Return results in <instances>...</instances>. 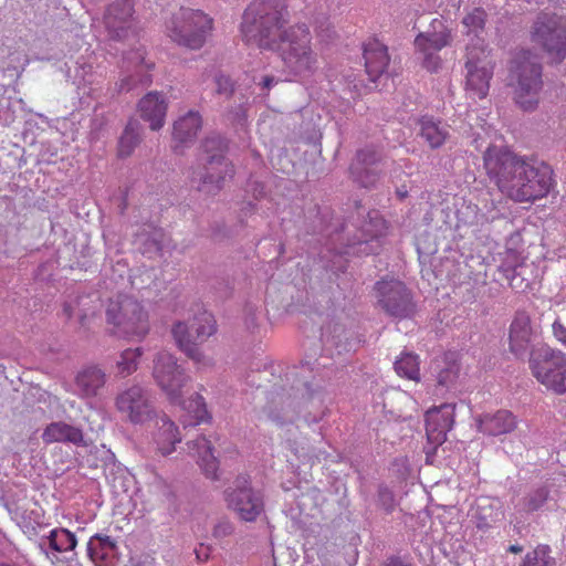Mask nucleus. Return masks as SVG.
<instances>
[{
    "instance_id": "6",
    "label": "nucleus",
    "mask_w": 566,
    "mask_h": 566,
    "mask_svg": "<svg viewBox=\"0 0 566 566\" xmlns=\"http://www.w3.org/2000/svg\"><path fill=\"white\" fill-rule=\"evenodd\" d=\"M510 85L514 88V99L523 111H533L538 104L543 86L542 65L538 57L527 50H521L510 66Z\"/></svg>"
},
{
    "instance_id": "3",
    "label": "nucleus",
    "mask_w": 566,
    "mask_h": 566,
    "mask_svg": "<svg viewBox=\"0 0 566 566\" xmlns=\"http://www.w3.org/2000/svg\"><path fill=\"white\" fill-rule=\"evenodd\" d=\"M153 376L168 399L180 405L187 412L182 419L185 427L197 426L211 419L202 396L196 394L188 400H181L184 388L190 381V377L170 353L159 352L156 355Z\"/></svg>"
},
{
    "instance_id": "56",
    "label": "nucleus",
    "mask_w": 566,
    "mask_h": 566,
    "mask_svg": "<svg viewBox=\"0 0 566 566\" xmlns=\"http://www.w3.org/2000/svg\"><path fill=\"white\" fill-rule=\"evenodd\" d=\"M151 67H153V64H148V65H146V69H147V70H150Z\"/></svg>"
},
{
    "instance_id": "54",
    "label": "nucleus",
    "mask_w": 566,
    "mask_h": 566,
    "mask_svg": "<svg viewBox=\"0 0 566 566\" xmlns=\"http://www.w3.org/2000/svg\"><path fill=\"white\" fill-rule=\"evenodd\" d=\"M130 566H149V565H147V564H145V563H136V564H133V565H130Z\"/></svg>"
},
{
    "instance_id": "35",
    "label": "nucleus",
    "mask_w": 566,
    "mask_h": 566,
    "mask_svg": "<svg viewBox=\"0 0 566 566\" xmlns=\"http://www.w3.org/2000/svg\"><path fill=\"white\" fill-rule=\"evenodd\" d=\"M142 356L143 348L140 347L127 348L123 350L116 364L117 373L122 377H127L135 373L138 368L139 359Z\"/></svg>"
},
{
    "instance_id": "2",
    "label": "nucleus",
    "mask_w": 566,
    "mask_h": 566,
    "mask_svg": "<svg viewBox=\"0 0 566 566\" xmlns=\"http://www.w3.org/2000/svg\"><path fill=\"white\" fill-rule=\"evenodd\" d=\"M483 164L499 190L515 202L542 199L554 185L553 170L548 165L530 160L506 147H488Z\"/></svg>"
},
{
    "instance_id": "27",
    "label": "nucleus",
    "mask_w": 566,
    "mask_h": 566,
    "mask_svg": "<svg viewBox=\"0 0 566 566\" xmlns=\"http://www.w3.org/2000/svg\"><path fill=\"white\" fill-rule=\"evenodd\" d=\"M153 439L157 451L163 455H168L175 451L176 444L181 442V434L175 422L163 415L156 420Z\"/></svg>"
},
{
    "instance_id": "8",
    "label": "nucleus",
    "mask_w": 566,
    "mask_h": 566,
    "mask_svg": "<svg viewBox=\"0 0 566 566\" xmlns=\"http://www.w3.org/2000/svg\"><path fill=\"white\" fill-rule=\"evenodd\" d=\"M530 369L533 377L555 395L566 394V354L544 346L532 353Z\"/></svg>"
},
{
    "instance_id": "41",
    "label": "nucleus",
    "mask_w": 566,
    "mask_h": 566,
    "mask_svg": "<svg viewBox=\"0 0 566 566\" xmlns=\"http://www.w3.org/2000/svg\"><path fill=\"white\" fill-rule=\"evenodd\" d=\"M460 368L457 364H451L447 368L439 371L437 380L440 386L448 387L455 381L459 376Z\"/></svg>"
},
{
    "instance_id": "33",
    "label": "nucleus",
    "mask_w": 566,
    "mask_h": 566,
    "mask_svg": "<svg viewBox=\"0 0 566 566\" xmlns=\"http://www.w3.org/2000/svg\"><path fill=\"white\" fill-rule=\"evenodd\" d=\"M50 548L55 552H69L76 547L77 541L73 533L66 528H54L48 536Z\"/></svg>"
},
{
    "instance_id": "11",
    "label": "nucleus",
    "mask_w": 566,
    "mask_h": 566,
    "mask_svg": "<svg viewBox=\"0 0 566 566\" xmlns=\"http://www.w3.org/2000/svg\"><path fill=\"white\" fill-rule=\"evenodd\" d=\"M465 70V91L472 97L484 98L494 71L490 51L482 44L468 45Z\"/></svg>"
},
{
    "instance_id": "23",
    "label": "nucleus",
    "mask_w": 566,
    "mask_h": 566,
    "mask_svg": "<svg viewBox=\"0 0 566 566\" xmlns=\"http://www.w3.org/2000/svg\"><path fill=\"white\" fill-rule=\"evenodd\" d=\"M190 455L197 460L203 474L211 480H218L219 461L213 453L212 442L205 436L187 443Z\"/></svg>"
},
{
    "instance_id": "1",
    "label": "nucleus",
    "mask_w": 566,
    "mask_h": 566,
    "mask_svg": "<svg viewBox=\"0 0 566 566\" xmlns=\"http://www.w3.org/2000/svg\"><path fill=\"white\" fill-rule=\"evenodd\" d=\"M290 20L285 0H253L244 10L240 36L247 45L277 52L284 72L300 81L318 70V55L305 23L285 29Z\"/></svg>"
},
{
    "instance_id": "55",
    "label": "nucleus",
    "mask_w": 566,
    "mask_h": 566,
    "mask_svg": "<svg viewBox=\"0 0 566 566\" xmlns=\"http://www.w3.org/2000/svg\"><path fill=\"white\" fill-rule=\"evenodd\" d=\"M398 193H399V196H400L401 198H403V197L406 196V192H403V191H400V192H398Z\"/></svg>"
},
{
    "instance_id": "40",
    "label": "nucleus",
    "mask_w": 566,
    "mask_h": 566,
    "mask_svg": "<svg viewBox=\"0 0 566 566\" xmlns=\"http://www.w3.org/2000/svg\"><path fill=\"white\" fill-rule=\"evenodd\" d=\"M548 490L546 488H538L531 493H528L523 499V511L531 513L539 510L548 499Z\"/></svg>"
},
{
    "instance_id": "43",
    "label": "nucleus",
    "mask_w": 566,
    "mask_h": 566,
    "mask_svg": "<svg viewBox=\"0 0 566 566\" xmlns=\"http://www.w3.org/2000/svg\"><path fill=\"white\" fill-rule=\"evenodd\" d=\"M423 55V67L430 72H437L441 67V57L438 52H420Z\"/></svg>"
},
{
    "instance_id": "29",
    "label": "nucleus",
    "mask_w": 566,
    "mask_h": 566,
    "mask_svg": "<svg viewBox=\"0 0 566 566\" xmlns=\"http://www.w3.org/2000/svg\"><path fill=\"white\" fill-rule=\"evenodd\" d=\"M105 385V374L97 367H88L76 376V386L83 397H95Z\"/></svg>"
},
{
    "instance_id": "49",
    "label": "nucleus",
    "mask_w": 566,
    "mask_h": 566,
    "mask_svg": "<svg viewBox=\"0 0 566 566\" xmlns=\"http://www.w3.org/2000/svg\"><path fill=\"white\" fill-rule=\"evenodd\" d=\"M274 78L272 76H265L262 82L263 88L269 90L272 86Z\"/></svg>"
},
{
    "instance_id": "57",
    "label": "nucleus",
    "mask_w": 566,
    "mask_h": 566,
    "mask_svg": "<svg viewBox=\"0 0 566 566\" xmlns=\"http://www.w3.org/2000/svg\"><path fill=\"white\" fill-rule=\"evenodd\" d=\"M0 566H15V565H12V564H1Z\"/></svg>"
},
{
    "instance_id": "32",
    "label": "nucleus",
    "mask_w": 566,
    "mask_h": 566,
    "mask_svg": "<svg viewBox=\"0 0 566 566\" xmlns=\"http://www.w3.org/2000/svg\"><path fill=\"white\" fill-rule=\"evenodd\" d=\"M395 371L398 376L419 381L420 380V359L413 353H401L396 359Z\"/></svg>"
},
{
    "instance_id": "36",
    "label": "nucleus",
    "mask_w": 566,
    "mask_h": 566,
    "mask_svg": "<svg viewBox=\"0 0 566 566\" xmlns=\"http://www.w3.org/2000/svg\"><path fill=\"white\" fill-rule=\"evenodd\" d=\"M486 20V12L482 8H474L464 15L462 24L467 29V33H473L476 36L474 45H484L483 41L479 38V33L483 32Z\"/></svg>"
},
{
    "instance_id": "52",
    "label": "nucleus",
    "mask_w": 566,
    "mask_h": 566,
    "mask_svg": "<svg viewBox=\"0 0 566 566\" xmlns=\"http://www.w3.org/2000/svg\"><path fill=\"white\" fill-rule=\"evenodd\" d=\"M155 235H158V237H161V233L158 232V231H155L154 233ZM154 242H155V245H156V249L157 250H160L161 249V245H160V241L157 239V237L154 238Z\"/></svg>"
},
{
    "instance_id": "18",
    "label": "nucleus",
    "mask_w": 566,
    "mask_h": 566,
    "mask_svg": "<svg viewBox=\"0 0 566 566\" xmlns=\"http://www.w3.org/2000/svg\"><path fill=\"white\" fill-rule=\"evenodd\" d=\"M454 403H442L426 412L427 439L434 447L441 446L447 440V433L454 423Z\"/></svg>"
},
{
    "instance_id": "12",
    "label": "nucleus",
    "mask_w": 566,
    "mask_h": 566,
    "mask_svg": "<svg viewBox=\"0 0 566 566\" xmlns=\"http://www.w3.org/2000/svg\"><path fill=\"white\" fill-rule=\"evenodd\" d=\"M532 41L543 46L552 62H560L566 56V23L556 14L542 13L532 31Z\"/></svg>"
},
{
    "instance_id": "14",
    "label": "nucleus",
    "mask_w": 566,
    "mask_h": 566,
    "mask_svg": "<svg viewBox=\"0 0 566 566\" xmlns=\"http://www.w3.org/2000/svg\"><path fill=\"white\" fill-rule=\"evenodd\" d=\"M377 298L384 311L395 317H409L415 304L406 285L398 280H382L375 286Z\"/></svg>"
},
{
    "instance_id": "10",
    "label": "nucleus",
    "mask_w": 566,
    "mask_h": 566,
    "mask_svg": "<svg viewBox=\"0 0 566 566\" xmlns=\"http://www.w3.org/2000/svg\"><path fill=\"white\" fill-rule=\"evenodd\" d=\"M227 507L243 522H255L264 512V500L260 491L254 490L249 475H238L233 484L223 492Z\"/></svg>"
},
{
    "instance_id": "47",
    "label": "nucleus",
    "mask_w": 566,
    "mask_h": 566,
    "mask_svg": "<svg viewBox=\"0 0 566 566\" xmlns=\"http://www.w3.org/2000/svg\"><path fill=\"white\" fill-rule=\"evenodd\" d=\"M130 78H124L120 81L119 90L120 91H129L135 86V82L133 84L129 83Z\"/></svg>"
},
{
    "instance_id": "5",
    "label": "nucleus",
    "mask_w": 566,
    "mask_h": 566,
    "mask_svg": "<svg viewBox=\"0 0 566 566\" xmlns=\"http://www.w3.org/2000/svg\"><path fill=\"white\" fill-rule=\"evenodd\" d=\"M201 150L205 165L192 172L191 182L199 191L216 195L223 188L227 178L234 175L233 166L224 157L227 144L219 135L209 136L202 142Z\"/></svg>"
},
{
    "instance_id": "19",
    "label": "nucleus",
    "mask_w": 566,
    "mask_h": 566,
    "mask_svg": "<svg viewBox=\"0 0 566 566\" xmlns=\"http://www.w3.org/2000/svg\"><path fill=\"white\" fill-rule=\"evenodd\" d=\"M363 57L366 73L373 82L386 72L390 62L388 48L376 38H369L364 42Z\"/></svg>"
},
{
    "instance_id": "20",
    "label": "nucleus",
    "mask_w": 566,
    "mask_h": 566,
    "mask_svg": "<svg viewBox=\"0 0 566 566\" xmlns=\"http://www.w3.org/2000/svg\"><path fill=\"white\" fill-rule=\"evenodd\" d=\"M42 440L45 444L70 443L76 447L87 446L82 428L65 421L49 423L42 432Z\"/></svg>"
},
{
    "instance_id": "21",
    "label": "nucleus",
    "mask_w": 566,
    "mask_h": 566,
    "mask_svg": "<svg viewBox=\"0 0 566 566\" xmlns=\"http://www.w3.org/2000/svg\"><path fill=\"white\" fill-rule=\"evenodd\" d=\"M87 555L95 566H117L118 547L107 535L95 534L87 543Z\"/></svg>"
},
{
    "instance_id": "28",
    "label": "nucleus",
    "mask_w": 566,
    "mask_h": 566,
    "mask_svg": "<svg viewBox=\"0 0 566 566\" xmlns=\"http://www.w3.org/2000/svg\"><path fill=\"white\" fill-rule=\"evenodd\" d=\"M388 226L386 220L379 214L378 211H371L368 213V219L364 221L360 234L356 238L354 245L361 247L374 240L378 241L379 238L386 235Z\"/></svg>"
},
{
    "instance_id": "50",
    "label": "nucleus",
    "mask_w": 566,
    "mask_h": 566,
    "mask_svg": "<svg viewBox=\"0 0 566 566\" xmlns=\"http://www.w3.org/2000/svg\"><path fill=\"white\" fill-rule=\"evenodd\" d=\"M56 566H82L77 559H70L65 565H56Z\"/></svg>"
},
{
    "instance_id": "24",
    "label": "nucleus",
    "mask_w": 566,
    "mask_h": 566,
    "mask_svg": "<svg viewBox=\"0 0 566 566\" xmlns=\"http://www.w3.org/2000/svg\"><path fill=\"white\" fill-rule=\"evenodd\" d=\"M168 104L158 92H149L138 103L140 117L149 122L151 130H159L165 124Z\"/></svg>"
},
{
    "instance_id": "30",
    "label": "nucleus",
    "mask_w": 566,
    "mask_h": 566,
    "mask_svg": "<svg viewBox=\"0 0 566 566\" xmlns=\"http://www.w3.org/2000/svg\"><path fill=\"white\" fill-rule=\"evenodd\" d=\"M420 136L429 145L430 148H440L449 137V132L440 122H434L431 118L422 117L419 120Z\"/></svg>"
},
{
    "instance_id": "44",
    "label": "nucleus",
    "mask_w": 566,
    "mask_h": 566,
    "mask_svg": "<svg viewBox=\"0 0 566 566\" xmlns=\"http://www.w3.org/2000/svg\"><path fill=\"white\" fill-rule=\"evenodd\" d=\"M553 333L556 339L566 346V327L559 321L553 323Z\"/></svg>"
},
{
    "instance_id": "15",
    "label": "nucleus",
    "mask_w": 566,
    "mask_h": 566,
    "mask_svg": "<svg viewBox=\"0 0 566 566\" xmlns=\"http://www.w3.org/2000/svg\"><path fill=\"white\" fill-rule=\"evenodd\" d=\"M116 408L133 423H144L154 413L146 391L138 385L127 388L116 397Z\"/></svg>"
},
{
    "instance_id": "45",
    "label": "nucleus",
    "mask_w": 566,
    "mask_h": 566,
    "mask_svg": "<svg viewBox=\"0 0 566 566\" xmlns=\"http://www.w3.org/2000/svg\"><path fill=\"white\" fill-rule=\"evenodd\" d=\"M217 86L219 93H231L232 92V83L227 76H219L217 78Z\"/></svg>"
},
{
    "instance_id": "7",
    "label": "nucleus",
    "mask_w": 566,
    "mask_h": 566,
    "mask_svg": "<svg viewBox=\"0 0 566 566\" xmlns=\"http://www.w3.org/2000/svg\"><path fill=\"white\" fill-rule=\"evenodd\" d=\"M213 19L201 10L179 8L166 21V34L177 45L200 50L211 35Z\"/></svg>"
},
{
    "instance_id": "42",
    "label": "nucleus",
    "mask_w": 566,
    "mask_h": 566,
    "mask_svg": "<svg viewBox=\"0 0 566 566\" xmlns=\"http://www.w3.org/2000/svg\"><path fill=\"white\" fill-rule=\"evenodd\" d=\"M233 532H234L233 524L228 520H221L214 525L212 535L214 538L223 539V538L232 535Z\"/></svg>"
},
{
    "instance_id": "25",
    "label": "nucleus",
    "mask_w": 566,
    "mask_h": 566,
    "mask_svg": "<svg viewBox=\"0 0 566 566\" xmlns=\"http://www.w3.org/2000/svg\"><path fill=\"white\" fill-rule=\"evenodd\" d=\"M202 119L198 112L190 111L174 124L172 139L175 151H182L195 140L201 129Z\"/></svg>"
},
{
    "instance_id": "37",
    "label": "nucleus",
    "mask_w": 566,
    "mask_h": 566,
    "mask_svg": "<svg viewBox=\"0 0 566 566\" xmlns=\"http://www.w3.org/2000/svg\"><path fill=\"white\" fill-rule=\"evenodd\" d=\"M140 138L137 130V124L129 122L125 127L123 135L118 143V156L128 157L134 151L135 147L139 144Z\"/></svg>"
},
{
    "instance_id": "34",
    "label": "nucleus",
    "mask_w": 566,
    "mask_h": 566,
    "mask_svg": "<svg viewBox=\"0 0 566 566\" xmlns=\"http://www.w3.org/2000/svg\"><path fill=\"white\" fill-rule=\"evenodd\" d=\"M501 515V511L492 504L478 505L473 514V522L476 528L486 531L500 521Z\"/></svg>"
},
{
    "instance_id": "48",
    "label": "nucleus",
    "mask_w": 566,
    "mask_h": 566,
    "mask_svg": "<svg viewBox=\"0 0 566 566\" xmlns=\"http://www.w3.org/2000/svg\"><path fill=\"white\" fill-rule=\"evenodd\" d=\"M507 552H510L512 554H520L523 552V546L518 545V544L510 545L507 548Z\"/></svg>"
},
{
    "instance_id": "17",
    "label": "nucleus",
    "mask_w": 566,
    "mask_h": 566,
    "mask_svg": "<svg viewBox=\"0 0 566 566\" xmlns=\"http://www.w3.org/2000/svg\"><path fill=\"white\" fill-rule=\"evenodd\" d=\"M381 163V151L374 146H368L356 153L349 170L355 181L361 187L369 188L379 180Z\"/></svg>"
},
{
    "instance_id": "46",
    "label": "nucleus",
    "mask_w": 566,
    "mask_h": 566,
    "mask_svg": "<svg viewBox=\"0 0 566 566\" xmlns=\"http://www.w3.org/2000/svg\"><path fill=\"white\" fill-rule=\"evenodd\" d=\"M382 566H412L411 564L405 563L400 557L388 558Z\"/></svg>"
},
{
    "instance_id": "39",
    "label": "nucleus",
    "mask_w": 566,
    "mask_h": 566,
    "mask_svg": "<svg viewBox=\"0 0 566 566\" xmlns=\"http://www.w3.org/2000/svg\"><path fill=\"white\" fill-rule=\"evenodd\" d=\"M92 302L93 301L91 300L90 295L80 296V297L76 298V302H75L76 303L77 312H75V308L71 304H65L64 305V313L67 316V318H71V317L77 315L78 319H80V323L82 325H84L85 321L90 316L94 315V311H90V308L87 307L90 305V303H92Z\"/></svg>"
},
{
    "instance_id": "51",
    "label": "nucleus",
    "mask_w": 566,
    "mask_h": 566,
    "mask_svg": "<svg viewBox=\"0 0 566 566\" xmlns=\"http://www.w3.org/2000/svg\"><path fill=\"white\" fill-rule=\"evenodd\" d=\"M136 60H138V64L142 65L144 63V53L142 51L135 52Z\"/></svg>"
},
{
    "instance_id": "9",
    "label": "nucleus",
    "mask_w": 566,
    "mask_h": 566,
    "mask_svg": "<svg viewBox=\"0 0 566 566\" xmlns=\"http://www.w3.org/2000/svg\"><path fill=\"white\" fill-rule=\"evenodd\" d=\"M217 331L213 315L207 311H200L188 323L177 322L171 333L177 346L195 363L206 364L205 356L198 345L206 342Z\"/></svg>"
},
{
    "instance_id": "38",
    "label": "nucleus",
    "mask_w": 566,
    "mask_h": 566,
    "mask_svg": "<svg viewBox=\"0 0 566 566\" xmlns=\"http://www.w3.org/2000/svg\"><path fill=\"white\" fill-rule=\"evenodd\" d=\"M554 564L549 546L537 545L533 551L526 553L520 566H553Z\"/></svg>"
},
{
    "instance_id": "53",
    "label": "nucleus",
    "mask_w": 566,
    "mask_h": 566,
    "mask_svg": "<svg viewBox=\"0 0 566 566\" xmlns=\"http://www.w3.org/2000/svg\"><path fill=\"white\" fill-rule=\"evenodd\" d=\"M149 82H150L149 77H145V78L139 80V83L143 84V85H147Z\"/></svg>"
},
{
    "instance_id": "4",
    "label": "nucleus",
    "mask_w": 566,
    "mask_h": 566,
    "mask_svg": "<svg viewBox=\"0 0 566 566\" xmlns=\"http://www.w3.org/2000/svg\"><path fill=\"white\" fill-rule=\"evenodd\" d=\"M105 319L113 335L144 339L150 329L148 312L135 298L116 294L107 300Z\"/></svg>"
},
{
    "instance_id": "31",
    "label": "nucleus",
    "mask_w": 566,
    "mask_h": 566,
    "mask_svg": "<svg viewBox=\"0 0 566 566\" xmlns=\"http://www.w3.org/2000/svg\"><path fill=\"white\" fill-rule=\"evenodd\" d=\"M514 240L510 239L506 243L505 250L500 253L501 264L499 270L502 271L506 279L513 281L515 270L523 264L524 258L522 251L513 247ZM512 285V282H510Z\"/></svg>"
},
{
    "instance_id": "16",
    "label": "nucleus",
    "mask_w": 566,
    "mask_h": 566,
    "mask_svg": "<svg viewBox=\"0 0 566 566\" xmlns=\"http://www.w3.org/2000/svg\"><path fill=\"white\" fill-rule=\"evenodd\" d=\"M539 334L538 326L534 325L531 315L525 311H517L509 327V349L516 357H524Z\"/></svg>"
},
{
    "instance_id": "26",
    "label": "nucleus",
    "mask_w": 566,
    "mask_h": 566,
    "mask_svg": "<svg viewBox=\"0 0 566 566\" xmlns=\"http://www.w3.org/2000/svg\"><path fill=\"white\" fill-rule=\"evenodd\" d=\"M476 422L480 432L494 437L511 433L517 427L516 417L509 410L483 415Z\"/></svg>"
},
{
    "instance_id": "22",
    "label": "nucleus",
    "mask_w": 566,
    "mask_h": 566,
    "mask_svg": "<svg viewBox=\"0 0 566 566\" xmlns=\"http://www.w3.org/2000/svg\"><path fill=\"white\" fill-rule=\"evenodd\" d=\"M431 31L419 33L415 39V46L419 52H439L451 44V30L440 19H433Z\"/></svg>"
},
{
    "instance_id": "13",
    "label": "nucleus",
    "mask_w": 566,
    "mask_h": 566,
    "mask_svg": "<svg viewBox=\"0 0 566 566\" xmlns=\"http://www.w3.org/2000/svg\"><path fill=\"white\" fill-rule=\"evenodd\" d=\"M103 24L111 40L123 41L137 34L135 0H115L107 4Z\"/></svg>"
}]
</instances>
